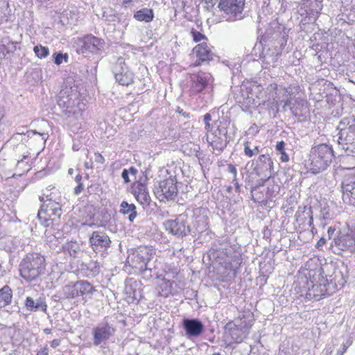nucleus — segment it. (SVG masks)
<instances>
[{"label": "nucleus", "mask_w": 355, "mask_h": 355, "mask_svg": "<svg viewBox=\"0 0 355 355\" xmlns=\"http://www.w3.org/2000/svg\"><path fill=\"white\" fill-rule=\"evenodd\" d=\"M26 135L28 137L29 145H32L35 143L40 148L44 147L45 142L49 137L48 132H37L33 130H28L26 132Z\"/></svg>", "instance_id": "31"}, {"label": "nucleus", "mask_w": 355, "mask_h": 355, "mask_svg": "<svg viewBox=\"0 0 355 355\" xmlns=\"http://www.w3.org/2000/svg\"><path fill=\"white\" fill-rule=\"evenodd\" d=\"M245 0H220L218 8L221 16L227 21H235L243 18Z\"/></svg>", "instance_id": "10"}, {"label": "nucleus", "mask_w": 355, "mask_h": 355, "mask_svg": "<svg viewBox=\"0 0 355 355\" xmlns=\"http://www.w3.org/2000/svg\"><path fill=\"white\" fill-rule=\"evenodd\" d=\"M327 280L322 279L320 280L319 284H313L311 282V287L308 288V291L306 293V298L308 300H314L315 301L320 300L322 297H324L330 295L327 286H329V284H327Z\"/></svg>", "instance_id": "25"}, {"label": "nucleus", "mask_w": 355, "mask_h": 355, "mask_svg": "<svg viewBox=\"0 0 355 355\" xmlns=\"http://www.w3.org/2000/svg\"><path fill=\"white\" fill-rule=\"evenodd\" d=\"M336 229L333 227H329L327 230L329 239H331L335 234Z\"/></svg>", "instance_id": "62"}, {"label": "nucleus", "mask_w": 355, "mask_h": 355, "mask_svg": "<svg viewBox=\"0 0 355 355\" xmlns=\"http://www.w3.org/2000/svg\"><path fill=\"white\" fill-rule=\"evenodd\" d=\"M334 156L332 147L326 144L313 146L309 155L310 170L314 174L325 170L331 164Z\"/></svg>", "instance_id": "4"}, {"label": "nucleus", "mask_w": 355, "mask_h": 355, "mask_svg": "<svg viewBox=\"0 0 355 355\" xmlns=\"http://www.w3.org/2000/svg\"><path fill=\"white\" fill-rule=\"evenodd\" d=\"M327 242V240L324 238H321L316 243L315 247L318 249H320Z\"/></svg>", "instance_id": "59"}, {"label": "nucleus", "mask_w": 355, "mask_h": 355, "mask_svg": "<svg viewBox=\"0 0 355 355\" xmlns=\"http://www.w3.org/2000/svg\"><path fill=\"white\" fill-rule=\"evenodd\" d=\"M165 230L176 237H184L191 232L186 214H180L175 219L166 220L163 223Z\"/></svg>", "instance_id": "15"}, {"label": "nucleus", "mask_w": 355, "mask_h": 355, "mask_svg": "<svg viewBox=\"0 0 355 355\" xmlns=\"http://www.w3.org/2000/svg\"><path fill=\"white\" fill-rule=\"evenodd\" d=\"M338 144L345 153H355V117H345L338 123Z\"/></svg>", "instance_id": "5"}, {"label": "nucleus", "mask_w": 355, "mask_h": 355, "mask_svg": "<svg viewBox=\"0 0 355 355\" xmlns=\"http://www.w3.org/2000/svg\"><path fill=\"white\" fill-rule=\"evenodd\" d=\"M136 206L134 204H130L127 201H122L120 205L119 213L123 215H128L130 222H133L137 216Z\"/></svg>", "instance_id": "34"}, {"label": "nucleus", "mask_w": 355, "mask_h": 355, "mask_svg": "<svg viewBox=\"0 0 355 355\" xmlns=\"http://www.w3.org/2000/svg\"><path fill=\"white\" fill-rule=\"evenodd\" d=\"M49 351L46 347L41 348L37 353V355H48Z\"/></svg>", "instance_id": "61"}, {"label": "nucleus", "mask_w": 355, "mask_h": 355, "mask_svg": "<svg viewBox=\"0 0 355 355\" xmlns=\"http://www.w3.org/2000/svg\"><path fill=\"white\" fill-rule=\"evenodd\" d=\"M307 102L306 100L297 98L295 99L294 103L290 105V110L292 114L297 116H301L304 114L307 108Z\"/></svg>", "instance_id": "36"}, {"label": "nucleus", "mask_w": 355, "mask_h": 355, "mask_svg": "<svg viewBox=\"0 0 355 355\" xmlns=\"http://www.w3.org/2000/svg\"><path fill=\"white\" fill-rule=\"evenodd\" d=\"M12 291L7 285L0 289V309L4 308L12 302Z\"/></svg>", "instance_id": "37"}, {"label": "nucleus", "mask_w": 355, "mask_h": 355, "mask_svg": "<svg viewBox=\"0 0 355 355\" xmlns=\"http://www.w3.org/2000/svg\"><path fill=\"white\" fill-rule=\"evenodd\" d=\"M62 214V205L53 202H43L37 213L41 223L49 227L57 221Z\"/></svg>", "instance_id": "17"}, {"label": "nucleus", "mask_w": 355, "mask_h": 355, "mask_svg": "<svg viewBox=\"0 0 355 355\" xmlns=\"http://www.w3.org/2000/svg\"><path fill=\"white\" fill-rule=\"evenodd\" d=\"M258 185L259 186L256 185L255 187H251V196L252 199L255 202L262 203L265 201H267L268 199L266 197V193H264V189H261L259 184Z\"/></svg>", "instance_id": "39"}, {"label": "nucleus", "mask_w": 355, "mask_h": 355, "mask_svg": "<svg viewBox=\"0 0 355 355\" xmlns=\"http://www.w3.org/2000/svg\"><path fill=\"white\" fill-rule=\"evenodd\" d=\"M193 53H196L198 60L196 61V65H200L203 62L213 60L214 53L211 51V47L206 42H202L193 49Z\"/></svg>", "instance_id": "27"}, {"label": "nucleus", "mask_w": 355, "mask_h": 355, "mask_svg": "<svg viewBox=\"0 0 355 355\" xmlns=\"http://www.w3.org/2000/svg\"><path fill=\"white\" fill-rule=\"evenodd\" d=\"M21 277L27 282L36 280L45 270V259L38 253L28 254L19 264Z\"/></svg>", "instance_id": "2"}, {"label": "nucleus", "mask_w": 355, "mask_h": 355, "mask_svg": "<svg viewBox=\"0 0 355 355\" xmlns=\"http://www.w3.org/2000/svg\"><path fill=\"white\" fill-rule=\"evenodd\" d=\"M92 249L96 253L103 254L110 247L111 239L103 230L94 231L89 238Z\"/></svg>", "instance_id": "21"}, {"label": "nucleus", "mask_w": 355, "mask_h": 355, "mask_svg": "<svg viewBox=\"0 0 355 355\" xmlns=\"http://www.w3.org/2000/svg\"><path fill=\"white\" fill-rule=\"evenodd\" d=\"M153 250L147 247L140 248L130 257L132 268L139 270L147 268L153 258Z\"/></svg>", "instance_id": "22"}, {"label": "nucleus", "mask_w": 355, "mask_h": 355, "mask_svg": "<svg viewBox=\"0 0 355 355\" xmlns=\"http://www.w3.org/2000/svg\"><path fill=\"white\" fill-rule=\"evenodd\" d=\"M152 266L154 267L153 264L150 263V264H148L147 268L139 269L138 270L141 272V275L144 278L148 279L152 277Z\"/></svg>", "instance_id": "48"}, {"label": "nucleus", "mask_w": 355, "mask_h": 355, "mask_svg": "<svg viewBox=\"0 0 355 355\" xmlns=\"http://www.w3.org/2000/svg\"><path fill=\"white\" fill-rule=\"evenodd\" d=\"M112 71L116 80L121 85L128 86L133 83L134 73L130 70L125 58L120 57L114 63Z\"/></svg>", "instance_id": "19"}, {"label": "nucleus", "mask_w": 355, "mask_h": 355, "mask_svg": "<svg viewBox=\"0 0 355 355\" xmlns=\"http://www.w3.org/2000/svg\"><path fill=\"white\" fill-rule=\"evenodd\" d=\"M283 48L279 47V45H272L270 43H264L260 41L259 43L255 44L253 51L257 55V51L261 49L259 58L266 65V67L268 66L275 67Z\"/></svg>", "instance_id": "12"}, {"label": "nucleus", "mask_w": 355, "mask_h": 355, "mask_svg": "<svg viewBox=\"0 0 355 355\" xmlns=\"http://www.w3.org/2000/svg\"><path fill=\"white\" fill-rule=\"evenodd\" d=\"M78 87L65 85L58 96V105L65 113H76V106H80Z\"/></svg>", "instance_id": "7"}, {"label": "nucleus", "mask_w": 355, "mask_h": 355, "mask_svg": "<svg viewBox=\"0 0 355 355\" xmlns=\"http://www.w3.org/2000/svg\"><path fill=\"white\" fill-rule=\"evenodd\" d=\"M178 193L177 181L172 178L159 182L154 188V193L160 202L175 200Z\"/></svg>", "instance_id": "16"}, {"label": "nucleus", "mask_w": 355, "mask_h": 355, "mask_svg": "<svg viewBox=\"0 0 355 355\" xmlns=\"http://www.w3.org/2000/svg\"><path fill=\"white\" fill-rule=\"evenodd\" d=\"M116 331V329L114 323L109 322L105 318L92 329V345L101 348L103 354H105L107 351L105 345L114 336Z\"/></svg>", "instance_id": "6"}, {"label": "nucleus", "mask_w": 355, "mask_h": 355, "mask_svg": "<svg viewBox=\"0 0 355 355\" xmlns=\"http://www.w3.org/2000/svg\"><path fill=\"white\" fill-rule=\"evenodd\" d=\"M352 342L349 339L343 344L341 349L336 352V355H343L347 351V348L352 345Z\"/></svg>", "instance_id": "50"}, {"label": "nucleus", "mask_w": 355, "mask_h": 355, "mask_svg": "<svg viewBox=\"0 0 355 355\" xmlns=\"http://www.w3.org/2000/svg\"><path fill=\"white\" fill-rule=\"evenodd\" d=\"M80 250V248L78 243L71 241L66 243L64 245H62L56 252H60L62 251L64 253L69 254L70 257L75 258L77 257Z\"/></svg>", "instance_id": "35"}, {"label": "nucleus", "mask_w": 355, "mask_h": 355, "mask_svg": "<svg viewBox=\"0 0 355 355\" xmlns=\"http://www.w3.org/2000/svg\"><path fill=\"white\" fill-rule=\"evenodd\" d=\"M30 153L27 152L24 154L21 158L17 160L16 166L17 168L21 173L28 172L31 169V159L29 156Z\"/></svg>", "instance_id": "40"}, {"label": "nucleus", "mask_w": 355, "mask_h": 355, "mask_svg": "<svg viewBox=\"0 0 355 355\" xmlns=\"http://www.w3.org/2000/svg\"><path fill=\"white\" fill-rule=\"evenodd\" d=\"M174 282H171L170 280L166 279L164 278L162 280V282L159 285V295L166 297L172 293L173 290V284Z\"/></svg>", "instance_id": "41"}, {"label": "nucleus", "mask_w": 355, "mask_h": 355, "mask_svg": "<svg viewBox=\"0 0 355 355\" xmlns=\"http://www.w3.org/2000/svg\"><path fill=\"white\" fill-rule=\"evenodd\" d=\"M211 120V116L209 113H207L204 115V121L205 123V129L207 131L209 130L211 127V124L209 123Z\"/></svg>", "instance_id": "52"}, {"label": "nucleus", "mask_w": 355, "mask_h": 355, "mask_svg": "<svg viewBox=\"0 0 355 355\" xmlns=\"http://www.w3.org/2000/svg\"><path fill=\"white\" fill-rule=\"evenodd\" d=\"M94 292L95 288L89 282L79 280L64 286L54 297L55 301L73 302V304H78L82 301L85 302L87 297L90 298Z\"/></svg>", "instance_id": "1"}, {"label": "nucleus", "mask_w": 355, "mask_h": 355, "mask_svg": "<svg viewBox=\"0 0 355 355\" xmlns=\"http://www.w3.org/2000/svg\"><path fill=\"white\" fill-rule=\"evenodd\" d=\"M285 143L283 141H278L276 144L275 149L278 153L285 150Z\"/></svg>", "instance_id": "54"}, {"label": "nucleus", "mask_w": 355, "mask_h": 355, "mask_svg": "<svg viewBox=\"0 0 355 355\" xmlns=\"http://www.w3.org/2000/svg\"><path fill=\"white\" fill-rule=\"evenodd\" d=\"M280 154V160L283 162H287L289 160L288 155L284 151L279 153Z\"/></svg>", "instance_id": "56"}, {"label": "nucleus", "mask_w": 355, "mask_h": 355, "mask_svg": "<svg viewBox=\"0 0 355 355\" xmlns=\"http://www.w3.org/2000/svg\"><path fill=\"white\" fill-rule=\"evenodd\" d=\"M342 191L343 202L355 206V174H348L344 177Z\"/></svg>", "instance_id": "23"}, {"label": "nucleus", "mask_w": 355, "mask_h": 355, "mask_svg": "<svg viewBox=\"0 0 355 355\" xmlns=\"http://www.w3.org/2000/svg\"><path fill=\"white\" fill-rule=\"evenodd\" d=\"M216 261L223 266L229 275L232 272L234 276L242 263L241 253L237 250L236 245L225 244L216 250Z\"/></svg>", "instance_id": "3"}, {"label": "nucleus", "mask_w": 355, "mask_h": 355, "mask_svg": "<svg viewBox=\"0 0 355 355\" xmlns=\"http://www.w3.org/2000/svg\"><path fill=\"white\" fill-rule=\"evenodd\" d=\"M33 51L36 56L40 58H45L49 55V49L47 46L38 44L34 46Z\"/></svg>", "instance_id": "44"}, {"label": "nucleus", "mask_w": 355, "mask_h": 355, "mask_svg": "<svg viewBox=\"0 0 355 355\" xmlns=\"http://www.w3.org/2000/svg\"><path fill=\"white\" fill-rule=\"evenodd\" d=\"M280 187L278 184H272L267 188L266 197L267 199H270L275 197L279 192Z\"/></svg>", "instance_id": "45"}, {"label": "nucleus", "mask_w": 355, "mask_h": 355, "mask_svg": "<svg viewBox=\"0 0 355 355\" xmlns=\"http://www.w3.org/2000/svg\"><path fill=\"white\" fill-rule=\"evenodd\" d=\"M252 324H245L242 320L239 324L233 322H228L225 327V337L228 345L233 343H240L247 336Z\"/></svg>", "instance_id": "13"}, {"label": "nucleus", "mask_w": 355, "mask_h": 355, "mask_svg": "<svg viewBox=\"0 0 355 355\" xmlns=\"http://www.w3.org/2000/svg\"><path fill=\"white\" fill-rule=\"evenodd\" d=\"M334 243L343 251L355 252V225L351 229L340 231Z\"/></svg>", "instance_id": "20"}, {"label": "nucleus", "mask_w": 355, "mask_h": 355, "mask_svg": "<svg viewBox=\"0 0 355 355\" xmlns=\"http://www.w3.org/2000/svg\"><path fill=\"white\" fill-rule=\"evenodd\" d=\"M84 189V186L83 183L78 184V186L75 187L74 189V193L76 195L80 194Z\"/></svg>", "instance_id": "58"}, {"label": "nucleus", "mask_w": 355, "mask_h": 355, "mask_svg": "<svg viewBox=\"0 0 355 355\" xmlns=\"http://www.w3.org/2000/svg\"><path fill=\"white\" fill-rule=\"evenodd\" d=\"M227 130L221 121H216L211 123V128L207 131V141L214 150L221 152L227 146Z\"/></svg>", "instance_id": "9"}, {"label": "nucleus", "mask_w": 355, "mask_h": 355, "mask_svg": "<svg viewBox=\"0 0 355 355\" xmlns=\"http://www.w3.org/2000/svg\"><path fill=\"white\" fill-rule=\"evenodd\" d=\"M25 307L29 311L36 312L41 311L46 313L47 311V304L42 297H38L34 300L31 297H27L24 302Z\"/></svg>", "instance_id": "32"}, {"label": "nucleus", "mask_w": 355, "mask_h": 355, "mask_svg": "<svg viewBox=\"0 0 355 355\" xmlns=\"http://www.w3.org/2000/svg\"><path fill=\"white\" fill-rule=\"evenodd\" d=\"M214 78L209 73L200 71L197 73H193L189 78L190 96H194L198 94H205L213 89Z\"/></svg>", "instance_id": "8"}, {"label": "nucleus", "mask_w": 355, "mask_h": 355, "mask_svg": "<svg viewBox=\"0 0 355 355\" xmlns=\"http://www.w3.org/2000/svg\"><path fill=\"white\" fill-rule=\"evenodd\" d=\"M177 112H178L185 119H189L191 117V114L189 112H184L182 109L180 107H178Z\"/></svg>", "instance_id": "57"}, {"label": "nucleus", "mask_w": 355, "mask_h": 355, "mask_svg": "<svg viewBox=\"0 0 355 355\" xmlns=\"http://www.w3.org/2000/svg\"><path fill=\"white\" fill-rule=\"evenodd\" d=\"M16 46H17V42H9L8 43L7 48L6 47V46L4 44L3 45V46L5 47V49H6L8 53L15 51L17 48Z\"/></svg>", "instance_id": "53"}, {"label": "nucleus", "mask_w": 355, "mask_h": 355, "mask_svg": "<svg viewBox=\"0 0 355 355\" xmlns=\"http://www.w3.org/2000/svg\"><path fill=\"white\" fill-rule=\"evenodd\" d=\"M253 172L260 177L258 180L259 185H263L274 173L273 161L268 154H263L252 162Z\"/></svg>", "instance_id": "14"}, {"label": "nucleus", "mask_w": 355, "mask_h": 355, "mask_svg": "<svg viewBox=\"0 0 355 355\" xmlns=\"http://www.w3.org/2000/svg\"><path fill=\"white\" fill-rule=\"evenodd\" d=\"M40 201L43 202H53L62 205L61 193L54 186L50 185L44 191L42 196H40Z\"/></svg>", "instance_id": "29"}, {"label": "nucleus", "mask_w": 355, "mask_h": 355, "mask_svg": "<svg viewBox=\"0 0 355 355\" xmlns=\"http://www.w3.org/2000/svg\"><path fill=\"white\" fill-rule=\"evenodd\" d=\"M60 339H54L51 342V347L53 348H55L60 344Z\"/></svg>", "instance_id": "63"}, {"label": "nucleus", "mask_w": 355, "mask_h": 355, "mask_svg": "<svg viewBox=\"0 0 355 355\" xmlns=\"http://www.w3.org/2000/svg\"><path fill=\"white\" fill-rule=\"evenodd\" d=\"M187 338H198L205 330L202 322L198 318H184L182 322Z\"/></svg>", "instance_id": "24"}, {"label": "nucleus", "mask_w": 355, "mask_h": 355, "mask_svg": "<svg viewBox=\"0 0 355 355\" xmlns=\"http://www.w3.org/2000/svg\"><path fill=\"white\" fill-rule=\"evenodd\" d=\"M126 171H128V174L132 176H135L136 173H137V170L133 166H131L128 169H126Z\"/></svg>", "instance_id": "64"}, {"label": "nucleus", "mask_w": 355, "mask_h": 355, "mask_svg": "<svg viewBox=\"0 0 355 355\" xmlns=\"http://www.w3.org/2000/svg\"><path fill=\"white\" fill-rule=\"evenodd\" d=\"M277 89L278 92L282 93L283 98L279 101L281 103H284V107H286L291 105V97L293 96H295L296 93L298 92V87L293 85H289L288 87H284L282 89Z\"/></svg>", "instance_id": "33"}, {"label": "nucleus", "mask_w": 355, "mask_h": 355, "mask_svg": "<svg viewBox=\"0 0 355 355\" xmlns=\"http://www.w3.org/2000/svg\"><path fill=\"white\" fill-rule=\"evenodd\" d=\"M350 153L347 152L346 155H341L342 167L344 169L351 170L355 168V156L350 155Z\"/></svg>", "instance_id": "42"}, {"label": "nucleus", "mask_w": 355, "mask_h": 355, "mask_svg": "<svg viewBox=\"0 0 355 355\" xmlns=\"http://www.w3.org/2000/svg\"><path fill=\"white\" fill-rule=\"evenodd\" d=\"M133 195L137 200L143 205H149L150 197L145 183L137 182L132 187Z\"/></svg>", "instance_id": "28"}, {"label": "nucleus", "mask_w": 355, "mask_h": 355, "mask_svg": "<svg viewBox=\"0 0 355 355\" xmlns=\"http://www.w3.org/2000/svg\"><path fill=\"white\" fill-rule=\"evenodd\" d=\"M227 171L232 175V180H237V170L234 165L230 164L227 165Z\"/></svg>", "instance_id": "51"}, {"label": "nucleus", "mask_w": 355, "mask_h": 355, "mask_svg": "<svg viewBox=\"0 0 355 355\" xmlns=\"http://www.w3.org/2000/svg\"><path fill=\"white\" fill-rule=\"evenodd\" d=\"M134 17L139 21L150 22L153 19L154 12L152 9L144 8L135 12Z\"/></svg>", "instance_id": "38"}, {"label": "nucleus", "mask_w": 355, "mask_h": 355, "mask_svg": "<svg viewBox=\"0 0 355 355\" xmlns=\"http://www.w3.org/2000/svg\"><path fill=\"white\" fill-rule=\"evenodd\" d=\"M191 34L193 37V40L196 42H200L201 40L206 39V37L202 33H200L199 31L192 29L191 31Z\"/></svg>", "instance_id": "49"}, {"label": "nucleus", "mask_w": 355, "mask_h": 355, "mask_svg": "<svg viewBox=\"0 0 355 355\" xmlns=\"http://www.w3.org/2000/svg\"><path fill=\"white\" fill-rule=\"evenodd\" d=\"M81 275L87 277H94L100 272V265L96 261H90L88 263H82L78 267Z\"/></svg>", "instance_id": "30"}, {"label": "nucleus", "mask_w": 355, "mask_h": 355, "mask_svg": "<svg viewBox=\"0 0 355 355\" xmlns=\"http://www.w3.org/2000/svg\"><path fill=\"white\" fill-rule=\"evenodd\" d=\"M129 175L128 171H126V168H124L121 173V177L124 180L125 183H128L130 182V180L129 178Z\"/></svg>", "instance_id": "55"}, {"label": "nucleus", "mask_w": 355, "mask_h": 355, "mask_svg": "<svg viewBox=\"0 0 355 355\" xmlns=\"http://www.w3.org/2000/svg\"><path fill=\"white\" fill-rule=\"evenodd\" d=\"M96 162L103 164L105 162L104 157L100 153L95 154Z\"/></svg>", "instance_id": "60"}, {"label": "nucleus", "mask_w": 355, "mask_h": 355, "mask_svg": "<svg viewBox=\"0 0 355 355\" xmlns=\"http://www.w3.org/2000/svg\"><path fill=\"white\" fill-rule=\"evenodd\" d=\"M287 36L284 26L273 21L266 28L260 41L272 45H279V47H284L287 42Z\"/></svg>", "instance_id": "11"}, {"label": "nucleus", "mask_w": 355, "mask_h": 355, "mask_svg": "<svg viewBox=\"0 0 355 355\" xmlns=\"http://www.w3.org/2000/svg\"><path fill=\"white\" fill-rule=\"evenodd\" d=\"M320 218L323 220H329L333 218V214L330 211L329 207L324 206L321 209Z\"/></svg>", "instance_id": "47"}, {"label": "nucleus", "mask_w": 355, "mask_h": 355, "mask_svg": "<svg viewBox=\"0 0 355 355\" xmlns=\"http://www.w3.org/2000/svg\"><path fill=\"white\" fill-rule=\"evenodd\" d=\"M244 154L248 157H252L259 153L260 150L257 146L252 144L250 142L246 141L243 143Z\"/></svg>", "instance_id": "43"}, {"label": "nucleus", "mask_w": 355, "mask_h": 355, "mask_svg": "<svg viewBox=\"0 0 355 355\" xmlns=\"http://www.w3.org/2000/svg\"><path fill=\"white\" fill-rule=\"evenodd\" d=\"M53 58L54 60V62L57 65L61 64L63 61L64 60L66 62L68 60V55L67 53H55L53 55Z\"/></svg>", "instance_id": "46"}, {"label": "nucleus", "mask_w": 355, "mask_h": 355, "mask_svg": "<svg viewBox=\"0 0 355 355\" xmlns=\"http://www.w3.org/2000/svg\"><path fill=\"white\" fill-rule=\"evenodd\" d=\"M208 209L196 207L193 209V225L198 232H203L208 229Z\"/></svg>", "instance_id": "26"}, {"label": "nucleus", "mask_w": 355, "mask_h": 355, "mask_svg": "<svg viewBox=\"0 0 355 355\" xmlns=\"http://www.w3.org/2000/svg\"><path fill=\"white\" fill-rule=\"evenodd\" d=\"M77 46V52L78 53L84 54L87 52L99 53L103 50L105 42L101 38L92 35H87L78 39Z\"/></svg>", "instance_id": "18"}]
</instances>
